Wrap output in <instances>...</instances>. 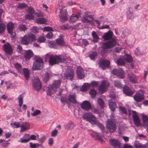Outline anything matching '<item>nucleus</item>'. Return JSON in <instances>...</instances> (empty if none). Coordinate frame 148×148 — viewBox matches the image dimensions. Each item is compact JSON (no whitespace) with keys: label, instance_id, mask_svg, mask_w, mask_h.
Instances as JSON below:
<instances>
[{"label":"nucleus","instance_id":"nucleus-1","mask_svg":"<svg viewBox=\"0 0 148 148\" xmlns=\"http://www.w3.org/2000/svg\"><path fill=\"white\" fill-rule=\"evenodd\" d=\"M113 35L112 32L109 31L103 36V38L104 40H109L102 43V47L103 49L101 53L102 55L103 54V51L104 50L112 48L116 44V39L115 37H112Z\"/></svg>","mask_w":148,"mask_h":148},{"label":"nucleus","instance_id":"nucleus-2","mask_svg":"<svg viewBox=\"0 0 148 148\" xmlns=\"http://www.w3.org/2000/svg\"><path fill=\"white\" fill-rule=\"evenodd\" d=\"M66 61V59L60 55H52L50 57L49 60L50 64L52 65L60 62L65 63Z\"/></svg>","mask_w":148,"mask_h":148},{"label":"nucleus","instance_id":"nucleus-3","mask_svg":"<svg viewBox=\"0 0 148 148\" xmlns=\"http://www.w3.org/2000/svg\"><path fill=\"white\" fill-rule=\"evenodd\" d=\"M36 40L35 35L32 34H30L28 35L24 36L22 37L20 43L21 44L27 45L32 42Z\"/></svg>","mask_w":148,"mask_h":148},{"label":"nucleus","instance_id":"nucleus-4","mask_svg":"<svg viewBox=\"0 0 148 148\" xmlns=\"http://www.w3.org/2000/svg\"><path fill=\"white\" fill-rule=\"evenodd\" d=\"M60 83L61 81L58 80L54 81L52 84L49 85L47 92V95H50L55 92L59 87Z\"/></svg>","mask_w":148,"mask_h":148},{"label":"nucleus","instance_id":"nucleus-5","mask_svg":"<svg viewBox=\"0 0 148 148\" xmlns=\"http://www.w3.org/2000/svg\"><path fill=\"white\" fill-rule=\"evenodd\" d=\"M35 62L33 64L32 69L33 71L40 69L43 65V60L40 57L36 56L34 58Z\"/></svg>","mask_w":148,"mask_h":148},{"label":"nucleus","instance_id":"nucleus-6","mask_svg":"<svg viewBox=\"0 0 148 148\" xmlns=\"http://www.w3.org/2000/svg\"><path fill=\"white\" fill-rule=\"evenodd\" d=\"M114 119H111L108 120L106 124V128L110 133L114 132L116 128V126L114 122Z\"/></svg>","mask_w":148,"mask_h":148},{"label":"nucleus","instance_id":"nucleus-7","mask_svg":"<svg viewBox=\"0 0 148 148\" xmlns=\"http://www.w3.org/2000/svg\"><path fill=\"white\" fill-rule=\"evenodd\" d=\"M83 118L92 124H96L97 123V118L94 115L90 113L87 112L84 114L83 116Z\"/></svg>","mask_w":148,"mask_h":148},{"label":"nucleus","instance_id":"nucleus-8","mask_svg":"<svg viewBox=\"0 0 148 148\" xmlns=\"http://www.w3.org/2000/svg\"><path fill=\"white\" fill-rule=\"evenodd\" d=\"M112 73L116 75L121 79H124L125 77V72L121 69H113L111 71Z\"/></svg>","mask_w":148,"mask_h":148},{"label":"nucleus","instance_id":"nucleus-9","mask_svg":"<svg viewBox=\"0 0 148 148\" xmlns=\"http://www.w3.org/2000/svg\"><path fill=\"white\" fill-rule=\"evenodd\" d=\"M59 15L60 20L62 22H64L67 20V11L65 9H62L60 11Z\"/></svg>","mask_w":148,"mask_h":148},{"label":"nucleus","instance_id":"nucleus-10","mask_svg":"<svg viewBox=\"0 0 148 148\" xmlns=\"http://www.w3.org/2000/svg\"><path fill=\"white\" fill-rule=\"evenodd\" d=\"M8 32L10 35L11 38H13L15 37V34L13 32L14 27V24L10 22L8 23L7 26Z\"/></svg>","mask_w":148,"mask_h":148},{"label":"nucleus","instance_id":"nucleus-11","mask_svg":"<svg viewBox=\"0 0 148 148\" xmlns=\"http://www.w3.org/2000/svg\"><path fill=\"white\" fill-rule=\"evenodd\" d=\"M33 86L36 90H39L41 88V84L39 79L36 77L32 80Z\"/></svg>","mask_w":148,"mask_h":148},{"label":"nucleus","instance_id":"nucleus-12","mask_svg":"<svg viewBox=\"0 0 148 148\" xmlns=\"http://www.w3.org/2000/svg\"><path fill=\"white\" fill-rule=\"evenodd\" d=\"M109 85V83L106 81H103L99 86V90L100 92L102 93L106 91Z\"/></svg>","mask_w":148,"mask_h":148},{"label":"nucleus","instance_id":"nucleus-13","mask_svg":"<svg viewBox=\"0 0 148 148\" xmlns=\"http://www.w3.org/2000/svg\"><path fill=\"white\" fill-rule=\"evenodd\" d=\"M28 14L25 16V18L29 20L32 19L34 18L33 14L34 11L33 8L32 7H29L27 10Z\"/></svg>","mask_w":148,"mask_h":148},{"label":"nucleus","instance_id":"nucleus-14","mask_svg":"<svg viewBox=\"0 0 148 148\" xmlns=\"http://www.w3.org/2000/svg\"><path fill=\"white\" fill-rule=\"evenodd\" d=\"M132 118L134 124L136 126H138L140 125L139 117L135 111L134 112Z\"/></svg>","mask_w":148,"mask_h":148},{"label":"nucleus","instance_id":"nucleus-15","mask_svg":"<svg viewBox=\"0 0 148 148\" xmlns=\"http://www.w3.org/2000/svg\"><path fill=\"white\" fill-rule=\"evenodd\" d=\"M3 47L5 52L9 55H11L12 53V49L10 45L8 43L5 44Z\"/></svg>","mask_w":148,"mask_h":148},{"label":"nucleus","instance_id":"nucleus-16","mask_svg":"<svg viewBox=\"0 0 148 148\" xmlns=\"http://www.w3.org/2000/svg\"><path fill=\"white\" fill-rule=\"evenodd\" d=\"M110 142L114 148H120V143L118 140L111 139H110Z\"/></svg>","mask_w":148,"mask_h":148},{"label":"nucleus","instance_id":"nucleus-17","mask_svg":"<svg viewBox=\"0 0 148 148\" xmlns=\"http://www.w3.org/2000/svg\"><path fill=\"white\" fill-rule=\"evenodd\" d=\"M81 108L86 111H88L91 108V106L90 103L87 101H83L81 104Z\"/></svg>","mask_w":148,"mask_h":148},{"label":"nucleus","instance_id":"nucleus-18","mask_svg":"<svg viewBox=\"0 0 148 148\" xmlns=\"http://www.w3.org/2000/svg\"><path fill=\"white\" fill-rule=\"evenodd\" d=\"M74 73L72 70H69L65 72L64 73V76L67 79H69L72 80L74 77Z\"/></svg>","mask_w":148,"mask_h":148},{"label":"nucleus","instance_id":"nucleus-19","mask_svg":"<svg viewBox=\"0 0 148 148\" xmlns=\"http://www.w3.org/2000/svg\"><path fill=\"white\" fill-rule=\"evenodd\" d=\"M77 74L78 78L80 79L84 78L85 76L84 72V70L80 67L77 68Z\"/></svg>","mask_w":148,"mask_h":148},{"label":"nucleus","instance_id":"nucleus-20","mask_svg":"<svg viewBox=\"0 0 148 148\" xmlns=\"http://www.w3.org/2000/svg\"><path fill=\"white\" fill-rule=\"evenodd\" d=\"M110 64V61L106 60L101 61L99 63L100 66L103 70L105 67L109 66Z\"/></svg>","mask_w":148,"mask_h":148},{"label":"nucleus","instance_id":"nucleus-21","mask_svg":"<svg viewBox=\"0 0 148 148\" xmlns=\"http://www.w3.org/2000/svg\"><path fill=\"white\" fill-rule=\"evenodd\" d=\"M20 132H22L28 130L29 128L30 124L27 122H21Z\"/></svg>","mask_w":148,"mask_h":148},{"label":"nucleus","instance_id":"nucleus-22","mask_svg":"<svg viewBox=\"0 0 148 148\" xmlns=\"http://www.w3.org/2000/svg\"><path fill=\"white\" fill-rule=\"evenodd\" d=\"M33 53L32 51L31 50H28L26 51L24 53V57L26 60H29L32 57Z\"/></svg>","mask_w":148,"mask_h":148},{"label":"nucleus","instance_id":"nucleus-23","mask_svg":"<svg viewBox=\"0 0 148 148\" xmlns=\"http://www.w3.org/2000/svg\"><path fill=\"white\" fill-rule=\"evenodd\" d=\"M134 99L136 101L139 102L144 99V96L141 93H137L134 95Z\"/></svg>","mask_w":148,"mask_h":148},{"label":"nucleus","instance_id":"nucleus-24","mask_svg":"<svg viewBox=\"0 0 148 148\" xmlns=\"http://www.w3.org/2000/svg\"><path fill=\"white\" fill-rule=\"evenodd\" d=\"M128 77L130 79V81L132 83H135L137 82V79L135 75L133 73H130L128 74Z\"/></svg>","mask_w":148,"mask_h":148},{"label":"nucleus","instance_id":"nucleus-25","mask_svg":"<svg viewBox=\"0 0 148 148\" xmlns=\"http://www.w3.org/2000/svg\"><path fill=\"white\" fill-rule=\"evenodd\" d=\"M63 36L60 35L59 38L56 39V44L58 45H58L62 46L64 44V42L63 39Z\"/></svg>","mask_w":148,"mask_h":148},{"label":"nucleus","instance_id":"nucleus-26","mask_svg":"<svg viewBox=\"0 0 148 148\" xmlns=\"http://www.w3.org/2000/svg\"><path fill=\"white\" fill-rule=\"evenodd\" d=\"M123 92L127 95L129 96L132 95L134 93L133 92L131 91L128 87L126 86L123 87Z\"/></svg>","mask_w":148,"mask_h":148},{"label":"nucleus","instance_id":"nucleus-27","mask_svg":"<svg viewBox=\"0 0 148 148\" xmlns=\"http://www.w3.org/2000/svg\"><path fill=\"white\" fill-rule=\"evenodd\" d=\"M76 96L75 94L71 95H70L68 97L69 101L73 103H76L77 101L76 99Z\"/></svg>","mask_w":148,"mask_h":148},{"label":"nucleus","instance_id":"nucleus-28","mask_svg":"<svg viewBox=\"0 0 148 148\" xmlns=\"http://www.w3.org/2000/svg\"><path fill=\"white\" fill-rule=\"evenodd\" d=\"M109 107L112 111H114L115 109L117 107L116 103L114 102H113L112 100L109 101Z\"/></svg>","mask_w":148,"mask_h":148},{"label":"nucleus","instance_id":"nucleus-29","mask_svg":"<svg viewBox=\"0 0 148 148\" xmlns=\"http://www.w3.org/2000/svg\"><path fill=\"white\" fill-rule=\"evenodd\" d=\"M75 126V125L71 121H70L65 125L66 129L68 130H71Z\"/></svg>","mask_w":148,"mask_h":148},{"label":"nucleus","instance_id":"nucleus-30","mask_svg":"<svg viewBox=\"0 0 148 148\" xmlns=\"http://www.w3.org/2000/svg\"><path fill=\"white\" fill-rule=\"evenodd\" d=\"M23 74L26 80H28L29 78V71L26 68H24L23 69Z\"/></svg>","mask_w":148,"mask_h":148},{"label":"nucleus","instance_id":"nucleus-31","mask_svg":"<svg viewBox=\"0 0 148 148\" xmlns=\"http://www.w3.org/2000/svg\"><path fill=\"white\" fill-rule=\"evenodd\" d=\"M92 34L93 38V40L92 41L94 43L97 42L98 40L99 39V38L96 32L95 31H93L92 32Z\"/></svg>","mask_w":148,"mask_h":148},{"label":"nucleus","instance_id":"nucleus-32","mask_svg":"<svg viewBox=\"0 0 148 148\" xmlns=\"http://www.w3.org/2000/svg\"><path fill=\"white\" fill-rule=\"evenodd\" d=\"M48 42V45L51 48H57L58 47L56 42H55L54 41H50Z\"/></svg>","mask_w":148,"mask_h":148},{"label":"nucleus","instance_id":"nucleus-33","mask_svg":"<svg viewBox=\"0 0 148 148\" xmlns=\"http://www.w3.org/2000/svg\"><path fill=\"white\" fill-rule=\"evenodd\" d=\"M47 20L43 18H39L36 20V22L38 24H43L46 23Z\"/></svg>","mask_w":148,"mask_h":148},{"label":"nucleus","instance_id":"nucleus-34","mask_svg":"<svg viewBox=\"0 0 148 148\" xmlns=\"http://www.w3.org/2000/svg\"><path fill=\"white\" fill-rule=\"evenodd\" d=\"M90 135L93 137H97V139L101 142L103 141V140L101 137V136L99 133L93 132L90 134Z\"/></svg>","mask_w":148,"mask_h":148},{"label":"nucleus","instance_id":"nucleus-35","mask_svg":"<svg viewBox=\"0 0 148 148\" xmlns=\"http://www.w3.org/2000/svg\"><path fill=\"white\" fill-rule=\"evenodd\" d=\"M90 85L87 83H85L82 86L81 90L82 91L84 92L86 91L89 88Z\"/></svg>","mask_w":148,"mask_h":148},{"label":"nucleus","instance_id":"nucleus-36","mask_svg":"<svg viewBox=\"0 0 148 148\" xmlns=\"http://www.w3.org/2000/svg\"><path fill=\"white\" fill-rule=\"evenodd\" d=\"M78 18L77 15L73 14L70 18V22L71 23H73L75 22Z\"/></svg>","mask_w":148,"mask_h":148},{"label":"nucleus","instance_id":"nucleus-37","mask_svg":"<svg viewBox=\"0 0 148 148\" xmlns=\"http://www.w3.org/2000/svg\"><path fill=\"white\" fill-rule=\"evenodd\" d=\"M5 27V25L0 20V34L4 32Z\"/></svg>","mask_w":148,"mask_h":148},{"label":"nucleus","instance_id":"nucleus-38","mask_svg":"<svg viewBox=\"0 0 148 148\" xmlns=\"http://www.w3.org/2000/svg\"><path fill=\"white\" fill-rule=\"evenodd\" d=\"M97 102L101 108H104V103L102 99L100 98H98Z\"/></svg>","mask_w":148,"mask_h":148},{"label":"nucleus","instance_id":"nucleus-39","mask_svg":"<svg viewBox=\"0 0 148 148\" xmlns=\"http://www.w3.org/2000/svg\"><path fill=\"white\" fill-rule=\"evenodd\" d=\"M14 66L18 72L21 73L22 70V66L19 64L16 63L14 64Z\"/></svg>","mask_w":148,"mask_h":148},{"label":"nucleus","instance_id":"nucleus-40","mask_svg":"<svg viewBox=\"0 0 148 148\" xmlns=\"http://www.w3.org/2000/svg\"><path fill=\"white\" fill-rule=\"evenodd\" d=\"M114 86L118 88H121L122 87V84L118 81H114Z\"/></svg>","mask_w":148,"mask_h":148},{"label":"nucleus","instance_id":"nucleus-41","mask_svg":"<svg viewBox=\"0 0 148 148\" xmlns=\"http://www.w3.org/2000/svg\"><path fill=\"white\" fill-rule=\"evenodd\" d=\"M23 97L22 95H20L18 97V105L20 107H21L23 103Z\"/></svg>","mask_w":148,"mask_h":148},{"label":"nucleus","instance_id":"nucleus-42","mask_svg":"<svg viewBox=\"0 0 148 148\" xmlns=\"http://www.w3.org/2000/svg\"><path fill=\"white\" fill-rule=\"evenodd\" d=\"M134 146L135 148H147V145H142L139 143H135Z\"/></svg>","mask_w":148,"mask_h":148},{"label":"nucleus","instance_id":"nucleus-43","mask_svg":"<svg viewBox=\"0 0 148 148\" xmlns=\"http://www.w3.org/2000/svg\"><path fill=\"white\" fill-rule=\"evenodd\" d=\"M124 58L126 62H131L132 61V58L129 54L126 55Z\"/></svg>","mask_w":148,"mask_h":148},{"label":"nucleus","instance_id":"nucleus-44","mask_svg":"<svg viewBox=\"0 0 148 148\" xmlns=\"http://www.w3.org/2000/svg\"><path fill=\"white\" fill-rule=\"evenodd\" d=\"M142 119L144 122L143 126L145 125L148 124V117L146 115H143L142 116Z\"/></svg>","mask_w":148,"mask_h":148},{"label":"nucleus","instance_id":"nucleus-45","mask_svg":"<svg viewBox=\"0 0 148 148\" xmlns=\"http://www.w3.org/2000/svg\"><path fill=\"white\" fill-rule=\"evenodd\" d=\"M116 62L118 65H123L125 64L124 60L121 58L118 59Z\"/></svg>","mask_w":148,"mask_h":148},{"label":"nucleus","instance_id":"nucleus-46","mask_svg":"<svg viewBox=\"0 0 148 148\" xmlns=\"http://www.w3.org/2000/svg\"><path fill=\"white\" fill-rule=\"evenodd\" d=\"M133 12L132 10H131V8H129L128 11L127 12V17L129 19H132L133 17L132 14Z\"/></svg>","mask_w":148,"mask_h":148},{"label":"nucleus","instance_id":"nucleus-47","mask_svg":"<svg viewBox=\"0 0 148 148\" xmlns=\"http://www.w3.org/2000/svg\"><path fill=\"white\" fill-rule=\"evenodd\" d=\"M18 29L20 31H24L27 28L25 25L20 24L18 27Z\"/></svg>","mask_w":148,"mask_h":148},{"label":"nucleus","instance_id":"nucleus-48","mask_svg":"<svg viewBox=\"0 0 148 148\" xmlns=\"http://www.w3.org/2000/svg\"><path fill=\"white\" fill-rule=\"evenodd\" d=\"M89 92L92 98L94 97L97 94L96 91L93 89H91Z\"/></svg>","mask_w":148,"mask_h":148},{"label":"nucleus","instance_id":"nucleus-49","mask_svg":"<svg viewBox=\"0 0 148 148\" xmlns=\"http://www.w3.org/2000/svg\"><path fill=\"white\" fill-rule=\"evenodd\" d=\"M97 55V52H92V53L90 54L89 55V57L91 59L93 60Z\"/></svg>","mask_w":148,"mask_h":148},{"label":"nucleus","instance_id":"nucleus-50","mask_svg":"<svg viewBox=\"0 0 148 148\" xmlns=\"http://www.w3.org/2000/svg\"><path fill=\"white\" fill-rule=\"evenodd\" d=\"M41 113V112L40 110H37L34 111L31 114L33 116H35L40 114Z\"/></svg>","mask_w":148,"mask_h":148},{"label":"nucleus","instance_id":"nucleus-51","mask_svg":"<svg viewBox=\"0 0 148 148\" xmlns=\"http://www.w3.org/2000/svg\"><path fill=\"white\" fill-rule=\"evenodd\" d=\"M83 21L85 23H88L92 21L89 18L87 17L86 16L84 17L82 19Z\"/></svg>","mask_w":148,"mask_h":148},{"label":"nucleus","instance_id":"nucleus-52","mask_svg":"<svg viewBox=\"0 0 148 148\" xmlns=\"http://www.w3.org/2000/svg\"><path fill=\"white\" fill-rule=\"evenodd\" d=\"M95 124L97 125V126L101 130L102 132L104 131V127L101 123L97 121V123Z\"/></svg>","mask_w":148,"mask_h":148},{"label":"nucleus","instance_id":"nucleus-53","mask_svg":"<svg viewBox=\"0 0 148 148\" xmlns=\"http://www.w3.org/2000/svg\"><path fill=\"white\" fill-rule=\"evenodd\" d=\"M45 40V37L43 36H40L38 38L37 41L39 42H43Z\"/></svg>","mask_w":148,"mask_h":148},{"label":"nucleus","instance_id":"nucleus-54","mask_svg":"<svg viewBox=\"0 0 148 148\" xmlns=\"http://www.w3.org/2000/svg\"><path fill=\"white\" fill-rule=\"evenodd\" d=\"M29 144L30 147L32 148H36L40 146V145L37 143L33 144L32 143H30Z\"/></svg>","mask_w":148,"mask_h":148},{"label":"nucleus","instance_id":"nucleus-55","mask_svg":"<svg viewBox=\"0 0 148 148\" xmlns=\"http://www.w3.org/2000/svg\"><path fill=\"white\" fill-rule=\"evenodd\" d=\"M119 108L120 110L122 111L123 113L125 114H127V112L126 110V109L124 107H123L121 106H119Z\"/></svg>","mask_w":148,"mask_h":148},{"label":"nucleus","instance_id":"nucleus-56","mask_svg":"<svg viewBox=\"0 0 148 148\" xmlns=\"http://www.w3.org/2000/svg\"><path fill=\"white\" fill-rule=\"evenodd\" d=\"M58 134V131L55 129L51 133V136L52 137H55Z\"/></svg>","mask_w":148,"mask_h":148},{"label":"nucleus","instance_id":"nucleus-57","mask_svg":"<svg viewBox=\"0 0 148 148\" xmlns=\"http://www.w3.org/2000/svg\"><path fill=\"white\" fill-rule=\"evenodd\" d=\"M61 28L63 29H67L70 28V27L68 25H64L60 26Z\"/></svg>","mask_w":148,"mask_h":148},{"label":"nucleus","instance_id":"nucleus-58","mask_svg":"<svg viewBox=\"0 0 148 148\" xmlns=\"http://www.w3.org/2000/svg\"><path fill=\"white\" fill-rule=\"evenodd\" d=\"M32 32L34 33L38 32V29L36 27L34 26L31 29Z\"/></svg>","mask_w":148,"mask_h":148},{"label":"nucleus","instance_id":"nucleus-59","mask_svg":"<svg viewBox=\"0 0 148 148\" xmlns=\"http://www.w3.org/2000/svg\"><path fill=\"white\" fill-rule=\"evenodd\" d=\"M18 6V7L20 8H24L26 7L27 6V5L24 3H21L19 4Z\"/></svg>","mask_w":148,"mask_h":148},{"label":"nucleus","instance_id":"nucleus-60","mask_svg":"<svg viewBox=\"0 0 148 148\" xmlns=\"http://www.w3.org/2000/svg\"><path fill=\"white\" fill-rule=\"evenodd\" d=\"M53 34L51 32H50L48 33L46 35V37L47 38L51 39L53 37Z\"/></svg>","mask_w":148,"mask_h":148},{"label":"nucleus","instance_id":"nucleus-61","mask_svg":"<svg viewBox=\"0 0 148 148\" xmlns=\"http://www.w3.org/2000/svg\"><path fill=\"white\" fill-rule=\"evenodd\" d=\"M21 122L19 123L18 122H15L13 124L16 126V128H18L19 127H21Z\"/></svg>","mask_w":148,"mask_h":148},{"label":"nucleus","instance_id":"nucleus-62","mask_svg":"<svg viewBox=\"0 0 148 148\" xmlns=\"http://www.w3.org/2000/svg\"><path fill=\"white\" fill-rule=\"evenodd\" d=\"M44 30L45 31H52L53 29L52 28L50 27H45L44 28Z\"/></svg>","mask_w":148,"mask_h":148},{"label":"nucleus","instance_id":"nucleus-63","mask_svg":"<svg viewBox=\"0 0 148 148\" xmlns=\"http://www.w3.org/2000/svg\"><path fill=\"white\" fill-rule=\"evenodd\" d=\"M29 141V139L28 138L26 139L21 138L20 140V142L21 143H26Z\"/></svg>","mask_w":148,"mask_h":148},{"label":"nucleus","instance_id":"nucleus-64","mask_svg":"<svg viewBox=\"0 0 148 148\" xmlns=\"http://www.w3.org/2000/svg\"><path fill=\"white\" fill-rule=\"evenodd\" d=\"M22 50L23 49L21 46L20 45H17V50L18 52L19 53H21Z\"/></svg>","mask_w":148,"mask_h":148}]
</instances>
